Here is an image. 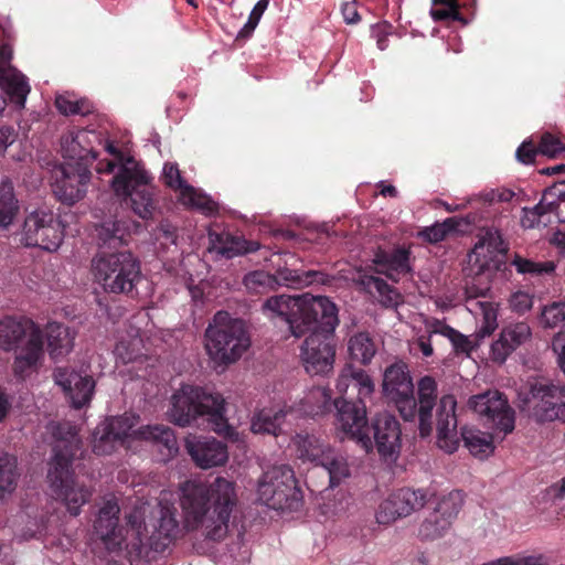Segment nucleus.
Masks as SVG:
<instances>
[{"label": "nucleus", "mask_w": 565, "mask_h": 565, "mask_svg": "<svg viewBox=\"0 0 565 565\" xmlns=\"http://www.w3.org/2000/svg\"><path fill=\"white\" fill-rule=\"evenodd\" d=\"M510 221L509 215H502L494 220L490 226L483 227L480 238L475 245L473 254L479 257L484 247L490 253L507 254L509 243L503 238L502 230L509 225Z\"/></svg>", "instance_id": "29"}, {"label": "nucleus", "mask_w": 565, "mask_h": 565, "mask_svg": "<svg viewBox=\"0 0 565 565\" xmlns=\"http://www.w3.org/2000/svg\"><path fill=\"white\" fill-rule=\"evenodd\" d=\"M18 211V202L14 198L13 185L10 181L0 184V228L10 225Z\"/></svg>", "instance_id": "42"}, {"label": "nucleus", "mask_w": 565, "mask_h": 565, "mask_svg": "<svg viewBox=\"0 0 565 565\" xmlns=\"http://www.w3.org/2000/svg\"><path fill=\"white\" fill-rule=\"evenodd\" d=\"M533 396L539 398L533 407L537 422L559 420L565 423V386L548 384L534 387Z\"/></svg>", "instance_id": "20"}, {"label": "nucleus", "mask_w": 565, "mask_h": 565, "mask_svg": "<svg viewBox=\"0 0 565 565\" xmlns=\"http://www.w3.org/2000/svg\"><path fill=\"white\" fill-rule=\"evenodd\" d=\"M360 3L358 0H347L340 6V12L343 21L349 25L359 24L362 21V15L359 11Z\"/></svg>", "instance_id": "58"}, {"label": "nucleus", "mask_w": 565, "mask_h": 565, "mask_svg": "<svg viewBox=\"0 0 565 565\" xmlns=\"http://www.w3.org/2000/svg\"><path fill=\"white\" fill-rule=\"evenodd\" d=\"M553 351L557 354L558 366L565 375V335L557 333L552 342Z\"/></svg>", "instance_id": "64"}, {"label": "nucleus", "mask_w": 565, "mask_h": 565, "mask_svg": "<svg viewBox=\"0 0 565 565\" xmlns=\"http://www.w3.org/2000/svg\"><path fill=\"white\" fill-rule=\"evenodd\" d=\"M143 438L153 444L161 461L172 459L179 452V445L172 428L164 425L148 426L141 431Z\"/></svg>", "instance_id": "31"}, {"label": "nucleus", "mask_w": 565, "mask_h": 565, "mask_svg": "<svg viewBox=\"0 0 565 565\" xmlns=\"http://www.w3.org/2000/svg\"><path fill=\"white\" fill-rule=\"evenodd\" d=\"M429 500L427 490L402 488L392 492L379 507L375 514L379 524H391L399 518H406L419 511Z\"/></svg>", "instance_id": "14"}, {"label": "nucleus", "mask_w": 565, "mask_h": 565, "mask_svg": "<svg viewBox=\"0 0 565 565\" xmlns=\"http://www.w3.org/2000/svg\"><path fill=\"white\" fill-rule=\"evenodd\" d=\"M180 200L183 204L195 207L206 215H213L218 211V205L216 202H214L207 195L199 193L192 185L184 189Z\"/></svg>", "instance_id": "45"}, {"label": "nucleus", "mask_w": 565, "mask_h": 565, "mask_svg": "<svg viewBox=\"0 0 565 565\" xmlns=\"http://www.w3.org/2000/svg\"><path fill=\"white\" fill-rule=\"evenodd\" d=\"M383 395L393 405L405 422H417L419 436L427 438L434 430L433 411L437 408L436 380L430 375L417 382V393L407 364L395 362L388 365L383 374Z\"/></svg>", "instance_id": "2"}, {"label": "nucleus", "mask_w": 565, "mask_h": 565, "mask_svg": "<svg viewBox=\"0 0 565 565\" xmlns=\"http://www.w3.org/2000/svg\"><path fill=\"white\" fill-rule=\"evenodd\" d=\"M20 472L14 456L3 454L0 456V501L12 495L18 487Z\"/></svg>", "instance_id": "38"}, {"label": "nucleus", "mask_w": 565, "mask_h": 565, "mask_svg": "<svg viewBox=\"0 0 565 565\" xmlns=\"http://www.w3.org/2000/svg\"><path fill=\"white\" fill-rule=\"evenodd\" d=\"M178 510L173 503L160 500L153 511L158 519L156 531L160 537L168 541V544L177 537L179 532V521L177 519ZM167 543H163V547Z\"/></svg>", "instance_id": "33"}, {"label": "nucleus", "mask_w": 565, "mask_h": 565, "mask_svg": "<svg viewBox=\"0 0 565 565\" xmlns=\"http://www.w3.org/2000/svg\"><path fill=\"white\" fill-rule=\"evenodd\" d=\"M319 273L315 270L300 271L284 267L277 270V275L275 277L276 281L280 280L288 287L300 288L301 286L309 285L315 281Z\"/></svg>", "instance_id": "46"}, {"label": "nucleus", "mask_w": 565, "mask_h": 565, "mask_svg": "<svg viewBox=\"0 0 565 565\" xmlns=\"http://www.w3.org/2000/svg\"><path fill=\"white\" fill-rule=\"evenodd\" d=\"M374 263L383 268L381 273L394 281H398L401 276L412 271L411 250L405 246H397L388 250L380 248L375 253Z\"/></svg>", "instance_id": "26"}, {"label": "nucleus", "mask_w": 565, "mask_h": 565, "mask_svg": "<svg viewBox=\"0 0 565 565\" xmlns=\"http://www.w3.org/2000/svg\"><path fill=\"white\" fill-rule=\"evenodd\" d=\"M209 238L212 248L226 258L254 253L259 249L258 242L247 241L243 236L234 235L226 231L221 233L211 231Z\"/></svg>", "instance_id": "28"}, {"label": "nucleus", "mask_w": 565, "mask_h": 565, "mask_svg": "<svg viewBox=\"0 0 565 565\" xmlns=\"http://www.w3.org/2000/svg\"><path fill=\"white\" fill-rule=\"evenodd\" d=\"M263 310L282 318L296 338L308 332L334 333L339 324L338 308L326 296H273L264 302Z\"/></svg>", "instance_id": "4"}, {"label": "nucleus", "mask_w": 565, "mask_h": 565, "mask_svg": "<svg viewBox=\"0 0 565 565\" xmlns=\"http://www.w3.org/2000/svg\"><path fill=\"white\" fill-rule=\"evenodd\" d=\"M457 401L451 394L440 397L436 409L437 446L447 454L455 452L460 440L473 456L487 457L494 450L493 437L476 428L462 427L457 430Z\"/></svg>", "instance_id": "8"}, {"label": "nucleus", "mask_w": 565, "mask_h": 565, "mask_svg": "<svg viewBox=\"0 0 565 565\" xmlns=\"http://www.w3.org/2000/svg\"><path fill=\"white\" fill-rule=\"evenodd\" d=\"M303 405L305 412L310 416L322 415L334 406L341 438L355 440L367 454L372 451V439L366 433L369 424L365 401L345 397L332 401L330 391L319 386L309 392Z\"/></svg>", "instance_id": "7"}, {"label": "nucleus", "mask_w": 565, "mask_h": 565, "mask_svg": "<svg viewBox=\"0 0 565 565\" xmlns=\"http://www.w3.org/2000/svg\"><path fill=\"white\" fill-rule=\"evenodd\" d=\"M44 334L36 326H29V331L15 347L13 362L14 374L20 377H26L36 372L44 362Z\"/></svg>", "instance_id": "18"}, {"label": "nucleus", "mask_w": 565, "mask_h": 565, "mask_svg": "<svg viewBox=\"0 0 565 565\" xmlns=\"http://www.w3.org/2000/svg\"><path fill=\"white\" fill-rule=\"evenodd\" d=\"M356 282L364 291L372 296H377L384 306H394L397 303L398 292L390 286L384 279L374 275L359 274Z\"/></svg>", "instance_id": "35"}, {"label": "nucleus", "mask_w": 565, "mask_h": 565, "mask_svg": "<svg viewBox=\"0 0 565 565\" xmlns=\"http://www.w3.org/2000/svg\"><path fill=\"white\" fill-rule=\"evenodd\" d=\"M98 141L99 137L93 130L71 128L61 136L60 151L65 162L88 168L97 158L95 143Z\"/></svg>", "instance_id": "17"}, {"label": "nucleus", "mask_w": 565, "mask_h": 565, "mask_svg": "<svg viewBox=\"0 0 565 565\" xmlns=\"http://www.w3.org/2000/svg\"><path fill=\"white\" fill-rule=\"evenodd\" d=\"M89 180L87 167L64 162L53 170L52 191L60 202L73 205L86 195Z\"/></svg>", "instance_id": "13"}, {"label": "nucleus", "mask_w": 565, "mask_h": 565, "mask_svg": "<svg viewBox=\"0 0 565 565\" xmlns=\"http://www.w3.org/2000/svg\"><path fill=\"white\" fill-rule=\"evenodd\" d=\"M469 407L491 428L510 434L514 429L515 412L505 395L497 390H489L469 398Z\"/></svg>", "instance_id": "12"}, {"label": "nucleus", "mask_w": 565, "mask_h": 565, "mask_svg": "<svg viewBox=\"0 0 565 565\" xmlns=\"http://www.w3.org/2000/svg\"><path fill=\"white\" fill-rule=\"evenodd\" d=\"M54 438L53 457L49 462L47 482L56 499L63 501L71 514L77 515L88 498V491L75 481L73 460L79 447L77 430L71 423H50Z\"/></svg>", "instance_id": "3"}, {"label": "nucleus", "mask_w": 565, "mask_h": 565, "mask_svg": "<svg viewBox=\"0 0 565 565\" xmlns=\"http://www.w3.org/2000/svg\"><path fill=\"white\" fill-rule=\"evenodd\" d=\"M366 433L372 439V450L375 448L383 459H396L402 446V430L394 415L387 412L376 414Z\"/></svg>", "instance_id": "15"}, {"label": "nucleus", "mask_w": 565, "mask_h": 565, "mask_svg": "<svg viewBox=\"0 0 565 565\" xmlns=\"http://www.w3.org/2000/svg\"><path fill=\"white\" fill-rule=\"evenodd\" d=\"M204 337L206 352L216 365L227 366L236 362L250 345L245 322L226 311L214 315Z\"/></svg>", "instance_id": "9"}, {"label": "nucleus", "mask_w": 565, "mask_h": 565, "mask_svg": "<svg viewBox=\"0 0 565 565\" xmlns=\"http://www.w3.org/2000/svg\"><path fill=\"white\" fill-rule=\"evenodd\" d=\"M348 350L351 361L367 365L374 358L377 347L370 333L359 332L349 339Z\"/></svg>", "instance_id": "36"}, {"label": "nucleus", "mask_w": 565, "mask_h": 565, "mask_svg": "<svg viewBox=\"0 0 565 565\" xmlns=\"http://www.w3.org/2000/svg\"><path fill=\"white\" fill-rule=\"evenodd\" d=\"M287 413L284 409H262L254 415L250 429L255 434H268L278 436L282 428Z\"/></svg>", "instance_id": "37"}, {"label": "nucleus", "mask_w": 565, "mask_h": 565, "mask_svg": "<svg viewBox=\"0 0 565 565\" xmlns=\"http://www.w3.org/2000/svg\"><path fill=\"white\" fill-rule=\"evenodd\" d=\"M258 500L274 510L298 511L303 503V493L288 465L267 469L257 483Z\"/></svg>", "instance_id": "10"}, {"label": "nucleus", "mask_w": 565, "mask_h": 565, "mask_svg": "<svg viewBox=\"0 0 565 565\" xmlns=\"http://www.w3.org/2000/svg\"><path fill=\"white\" fill-rule=\"evenodd\" d=\"M185 448L195 465L202 469L222 466L228 459L227 446L214 438L188 437Z\"/></svg>", "instance_id": "22"}, {"label": "nucleus", "mask_w": 565, "mask_h": 565, "mask_svg": "<svg viewBox=\"0 0 565 565\" xmlns=\"http://www.w3.org/2000/svg\"><path fill=\"white\" fill-rule=\"evenodd\" d=\"M269 4V0H259L254 6L252 12L249 13L247 22L244 24V26L239 30L236 40H245L248 39L253 32L255 31L256 26L258 25L262 15L264 14L265 10L267 9Z\"/></svg>", "instance_id": "53"}, {"label": "nucleus", "mask_w": 565, "mask_h": 565, "mask_svg": "<svg viewBox=\"0 0 565 565\" xmlns=\"http://www.w3.org/2000/svg\"><path fill=\"white\" fill-rule=\"evenodd\" d=\"M450 526L447 519L431 512L420 524L418 535L424 541H434L444 536Z\"/></svg>", "instance_id": "43"}, {"label": "nucleus", "mask_w": 565, "mask_h": 565, "mask_svg": "<svg viewBox=\"0 0 565 565\" xmlns=\"http://www.w3.org/2000/svg\"><path fill=\"white\" fill-rule=\"evenodd\" d=\"M491 291L490 281L483 275H476L470 280L466 281L465 298L467 301L487 298Z\"/></svg>", "instance_id": "52"}, {"label": "nucleus", "mask_w": 565, "mask_h": 565, "mask_svg": "<svg viewBox=\"0 0 565 565\" xmlns=\"http://www.w3.org/2000/svg\"><path fill=\"white\" fill-rule=\"evenodd\" d=\"M565 195V181L558 182L544 190L540 202L535 205L536 215L555 214L559 205L565 204L562 200Z\"/></svg>", "instance_id": "41"}, {"label": "nucleus", "mask_w": 565, "mask_h": 565, "mask_svg": "<svg viewBox=\"0 0 565 565\" xmlns=\"http://www.w3.org/2000/svg\"><path fill=\"white\" fill-rule=\"evenodd\" d=\"M162 179L167 186L179 191L180 196L186 186H190L185 180L181 177V172L177 163L167 162L163 166Z\"/></svg>", "instance_id": "55"}, {"label": "nucleus", "mask_w": 565, "mask_h": 565, "mask_svg": "<svg viewBox=\"0 0 565 565\" xmlns=\"http://www.w3.org/2000/svg\"><path fill=\"white\" fill-rule=\"evenodd\" d=\"M519 274H529L532 276L551 275L555 271V264L553 262L537 263L531 259L523 258L515 255L511 263Z\"/></svg>", "instance_id": "48"}, {"label": "nucleus", "mask_w": 565, "mask_h": 565, "mask_svg": "<svg viewBox=\"0 0 565 565\" xmlns=\"http://www.w3.org/2000/svg\"><path fill=\"white\" fill-rule=\"evenodd\" d=\"M463 498L462 491L454 490L439 500L433 512L440 514L443 519H447L448 524L451 525L462 508Z\"/></svg>", "instance_id": "44"}, {"label": "nucleus", "mask_w": 565, "mask_h": 565, "mask_svg": "<svg viewBox=\"0 0 565 565\" xmlns=\"http://www.w3.org/2000/svg\"><path fill=\"white\" fill-rule=\"evenodd\" d=\"M47 350L53 360L64 358L74 348L75 332L67 326L50 322L44 331Z\"/></svg>", "instance_id": "30"}, {"label": "nucleus", "mask_w": 565, "mask_h": 565, "mask_svg": "<svg viewBox=\"0 0 565 565\" xmlns=\"http://www.w3.org/2000/svg\"><path fill=\"white\" fill-rule=\"evenodd\" d=\"M427 335L440 334L445 338H449L451 333H454V328L447 324L445 321L433 318L430 321L426 322Z\"/></svg>", "instance_id": "63"}, {"label": "nucleus", "mask_w": 565, "mask_h": 565, "mask_svg": "<svg viewBox=\"0 0 565 565\" xmlns=\"http://www.w3.org/2000/svg\"><path fill=\"white\" fill-rule=\"evenodd\" d=\"M93 451L97 455L106 452V424L100 423L92 435Z\"/></svg>", "instance_id": "62"}, {"label": "nucleus", "mask_w": 565, "mask_h": 565, "mask_svg": "<svg viewBox=\"0 0 565 565\" xmlns=\"http://www.w3.org/2000/svg\"><path fill=\"white\" fill-rule=\"evenodd\" d=\"M539 150L541 154L555 158L559 153L565 151L564 142L551 132H544L541 135L539 141Z\"/></svg>", "instance_id": "56"}, {"label": "nucleus", "mask_w": 565, "mask_h": 565, "mask_svg": "<svg viewBox=\"0 0 565 565\" xmlns=\"http://www.w3.org/2000/svg\"><path fill=\"white\" fill-rule=\"evenodd\" d=\"M541 323L545 328H557L565 326V302H553L543 308Z\"/></svg>", "instance_id": "51"}, {"label": "nucleus", "mask_w": 565, "mask_h": 565, "mask_svg": "<svg viewBox=\"0 0 565 565\" xmlns=\"http://www.w3.org/2000/svg\"><path fill=\"white\" fill-rule=\"evenodd\" d=\"M64 239V226L51 210L31 212L24 220L20 242L26 247L56 252Z\"/></svg>", "instance_id": "11"}, {"label": "nucleus", "mask_w": 565, "mask_h": 565, "mask_svg": "<svg viewBox=\"0 0 565 565\" xmlns=\"http://www.w3.org/2000/svg\"><path fill=\"white\" fill-rule=\"evenodd\" d=\"M460 225L458 217H448L443 223H435L429 227H425L422 236L429 243H439L444 241L448 234L456 232Z\"/></svg>", "instance_id": "47"}, {"label": "nucleus", "mask_w": 565, "mask_h": 565, "mask_svg": "<svg viewBox=\"0 0 565 565\" xmlns=\"http://www.w3.org/2000/svg\"><path fill=\"white\" fill-rule=\"evenodd\" d=\"M167 416L171 423L186 427L200 419L211 430L228 439L236 436L235 429L225 417V401L221 394L207 393L200 386L183 384L170 398Z\"/></svg>", "instance_id": "6"}, {"label": "nucleus", "mask_w": 565, "mask_h": 565, "mask_svg": "<svg viewBox=\"0 0 565 565\" xmlns=\"http://www.w3.org/2000/svg\"><path fill=\"white\" fill-rule=\"evenodd\" d=\"M139 260L128 250L108 254V291L114 294H129L140 279Z\"/></svg>", "instance_id": "19"}, {"label": "nucleus", "mask_w": 565, "mask_h": 565, "mask_svg": "<svg viewBox=\"0 0 565 565\" xmlns=\"http://www.w3.org/2000/svg\"><path fill=\"white\" fill-rule=\"evenodd\" d=\"M108 527H114L118 518H115V514L119 512V508L116 502H113L108 499ZM128 524L130 525V531L134 535V542L131 543V548L129 553H136L137 555L141 554V541L138 537L139 529L141 526V521L138 516L130 514L128 516ZM130 544L127 542V536L121 535V530H119V535H117L115 529L108 531V553L114 550H128Z\"/></svg>", "instance_id": "27"}, {"label": "nucleus", "mask_w": 565, "mask_h": 565, "mask_svg": "<svg viewBox=\"0 0 565 565\" xmlns=\"http://www.w3.org/2000/svg\"><path fill=\"white\" fill-rule=\"evenodd\" d=\"M278 281H276V277L273 275H269L266 271L263 270H256L247 274L244 278V285L245 287L250 291L255 294H262L267 288L271 289L275 287V285Z\"/></svg>", "instance_id": "50"}, {"label": "nucleus", "mask_w": 565, "mask_h": 565, "mask_svg": "<svg viewBox=\"0 0 565 565\" xmlns=\"http://www.w3.org/2000/svg\"><path fill=\"white\" fill-rule=\"evenodd\" d=\"M181 492L180 504L186 527L202 529L203 535L214 542L225 539L230 518L237 504L235 483L223 477L211 483L188 480Z\"/></svg>", "instance_id": "1"}, {"label": "nucleus", "mask_w": 565, "mask_h": 565, "mask_svg": "<svg viewBox=\"0 0 565 565\" xmlns=\"http://www.w3.org/2000/svg\"><path fill=\"white\" fill-rule=\"evenodd\" d=\"M537 154H541V150L532 140L523 141L515 152L516 159L523 164L533 163Z\"/></svg>", "instance_id": "59"}, {"label": "nucleus", "mask_w": 565, "mask_h": 565, "mask_svg": "<svg viewBox=\"0 0 565 565\" xmlns=\"http://www.w3.org/2000/svg\"><path fill=\"white\" fill-rule=\"evenodd\" d=\"M481 196L484 202H488L490 204L503 203L510 202L514 196V192L505 188L490 189L484 191Z\"/></svg>", "instance_id": "61"}, {"label": "nucleus", "mask_w": 565, "mask_h": 565, "mask_svg": "<svg viewBox=\"0 0 565 565\" xmlns=\"http://www.w3.org/2000/svg\"><path fill=\"white\" fill-rule=\"evenodd\" d=\"M337 391L341 397L365 401L374 393L375 385L366 371L348 363L337 380Z\"/></svg>", "instance_id": "23"}, {"label": "nucleus", "mask_w": 565, "mask_h": 565, "mask_svg": "<svg viewBox=\"0 0 565 565\" xmlns=\"http://www.w3.org/2000/svg\"><path fill=\"white\" fill-rule=\"evenodd\" d=\"M89 273L95 285L94 292L98 295L106 291V252L103 248L93 257Z\"/></svg>", "instance_id": "49"}, {"label": "nucleus", "mask_w": 565, "mask_h": 565, "mask_svg": "<svg viewBox=\"0 0 565 565\" xmlns=\"http://www.w3.org/2000/svg\"><path fill=\"white\" fill-rule=\"evenodd\" d=\"M53 377L73 407L81 408L90 401L95 383L89 375H82L70 367H57Z\"/></svg>", "instance_id": "21"}, {"label": "nucleus", "mask_w": 565, "mask_h": 565, "mask_svg": "<svg viewBox=\"0 0 565 565\" xmlns=\"http://www.w3.org/2000/svg\"><path fill=\"white\" fill-rule=\"evenodd\" d=\"M334 333L311 332L301 345V359L309 374H327L333 369Z\"/></svg>", "instance_id": "16"}, {"label": "nucleus", "mask_w": 565, "mask_h": 565, "mask_svg": "<svg viewBox=\"0 0 565 565\" xmlns=\"http://www.w3.org/2000/svg\"><path fill=\"white\" fill-rule=\"evenodd\" d=\"M320 466L327 470L331 487L339 486L344 479L350 477V468L347 458L335 452L333 449L329 451Z\"/></svg>", "instance_id": "40"}, {"label": "nucleus", "mask_w": 565, "mask_h": 565, "mask_svg": "<svg viewBox=\"0 0 565 565\" xmlns=\"http://www.w3.org/2000/svg\"><path fill=\"white\" fill-rule=\"evenodd\" d=\"M12 49L4 44L0 47V86L18 106L23 107L30 93V85L23 74L9 65Z\"/></svg>", "instance_id": "24"}, {"label": "nucleus", "mask_w": 565, "mask_h": 565, "mask_svg": "<svg viewBox=\"0 0 565 565\" xmlns=\"http://www.w3.org/2000/svg\"><path fill=\"white\" fill-rule=\"evenodd\" d=\"M509 302L513 311L524 313L532 308L533 298L527 292L516 291L511 296Z\"/></svg>", "instance_id": "60"}, {"label": "nucleus", "mask_w": 565, "mask_h": 565, "mask_svg": "<svg viewBox=\"0 0 565 565\" xmlns=\"http://www.w3.org/2000/svg\"><path fill=\"white\" fill-rule=\"evenodd\" d=\"M448 340L451 342L454 352L459 354L470 355L478 347V343L470 340L469 337L462 334L458 330L454 329V333L450 334Z\"/></svg>", "instance_id": "57"}, {"label": "nucleus", "mask_w": 565, "mask_h": 565, "mask_svg": "<svg viewBox=\"0 0 565 565\" xmlns=\"http://www.w3.org/2000/svg\"><path fill=\"white\" fill-rule=\"evenodd\" d=\"M108 156L114 158L111 161L108 160V174L113 173L116 168L118 169L110 188L117 196L125 201L129 199L135 214L142 220H150L156 210L153 190L149 186L151 178L141 163L135 159L129 141L117 146L108 137Z\"/></svg>", "instance_id": "5"}, {"label": "nucleus", "mask_w": 565, "mask_h": 565, "mask_svg": "<svg viewBox=\"0 0 565 565\" xmlns=\"http://www.w3.org/2000/svg\"><path fill=\"white\" fill-rule=\"evenodd\" d=\"M34 323L26 320H17L6 317L0 320V349L11 351L14 349L29 331V326Z\"/></svg>", "instance_id": "34"}, {"label": "nucleus", "mask_w": 565, "mask_h": 565, "mask_svg": "<svg viewBox=\"0 0 565 565\" xmlns=\"http://www.w3.org/2000/svg\"><path fill=\"white\" fill-rule=\"evenodd\" d=\"M54 105L64 116H86L93 111V105L87 98L77 97L72 92H64L55 96Z\"/></svg>", "instance_id": "39"}, {"label": "nucleus", "mask_w": 565, "mask_h": 565, "mask_svg": "<svg viewBox=\"0 0 565 565\" xmlns=\"http://www.w3.org/2000/svg\"><path fill=\"white\" fill-rule=\"evenodd\" d=\"M531 328L526 322L510 323L504 327L499 339L491 345V359L503 363L508 356L531 337Z\"/></svg>", "instance_id": "25"}, {"label": "nucleus", "mask_w": 565, "mask_h": 565, "mask_svg": "<svg viewBox=\"0 0 565 565\" xmlns=\"http://www.w3.org/2000/svg\"><path fill=\"white\" fill-rule=\"evenodd\" d=\"M140 339H134L129 341L121 340L116 344L114 354L124 364L132 362L140 355Z\"/></svg>", "instance_id": "54"}, {"label": "nucleus", "mask_w": 565, "mask_h": 565, "mask_svg": "<svg viewBox=\"0 0 565 565\" xmlns=\"http://www.w3.org/2000/svg\"><path fill=\"white\" fill-rule=\"evenodd\" d=\"M295 445L298 458L303 462L309 461L316 466L321 465L331 450L323 439L309 434H297Z\"/></svg>", "instance_id": "32"}]
</instances>
